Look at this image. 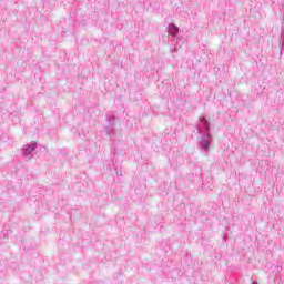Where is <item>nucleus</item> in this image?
<instances>
[{
    "label": "nucleus",
    "instance_id": "nucleus-1",
    "mask_svg": "<svg viewBox=\"0 0 284 284\" xmlns=\"http://www.w3.org/2000/svg\"><path fill=\"white\" fill-rule=\"evenodd\" d=\"M203 123L204 134L199 138V148L202 152L207 153L210 145H212V133H210V122L207 119H200Z\"/></svg>",
    "mask_w": 284,
    "mask_h": 284
},
{
    "label": "nucleus",
    "instance_id": "nucleus-2",
    "mask_svg": "<svg viewBox=\"0 0 284 284\" xmlns=\"http://www.w3.org/2000/svg\"><path fill=\"white\" fill-rule=\"evenodd\" d=\"M37 145L38 143L36 141L24 145V148L22 149V156H30L34 150H37Z\"/></svg>",
    "mask_w": 284,
    "mask_h": 284
},
{
    "label": "nucleus",
    "instance_id": "nucleus-3",
    "mask_svg": "<svg viewBox=\"0 0 284 284\" xmlns=\"http://www.w3.org/2000/svg\"><path fill=\"white\" fill-rule=\"evenodd\" d=\"M168 30H169V34H171V37H176V34H179V27H176V24H174V23H170L168 26Z\"/></svg>",
    "mask_w": 284,
    "mask_h": 284
},
{
    "label": "nucleus",
    "instance_id": "nucleus-4",
    "mask_svg": "<svg viewBox=\"0 0 284 284\" xmlns=\"http://www.w3.org/2000/svg\"><path fill=\"white\" fill-rule=\"evenodd\" d=\"M116 176H123V171H119V169L114 168Z\"/></svg>",
    "mask_w": 284,
    "mask_h": 284
},
{
    "label": "nucleus",
    "instance_id": "nucleus-5",
    "mask_svg": "<svg viewBox=\"0 0 284 284\" xmlns=\"http://www.w3.org/2000/svg\"><path fill=\"white\" fill-rule=\"evenodd\" d=\"M283 48H284V41H283V43H282V45L280 48V54H283Z\"/></svg>",
    "mask_w": 284,
    "mask_h": 284
},
{
    "label": "nucleus",
    "instance_id": "nucleus-6",
    "mask_svg": "<svg viewBox=\"0 0 284 284\" xmlns=\"http://www.w3.org/2000/svg\"><path fill=\"white\" fill-rule=\"evenodd\" d=\"M203 130L200 129V126H197V134H201Z\"/></svg>",
    "mask_w": 284,
    "mask_h": 284
},
{
    "label": "nucleus",
    "instance_id": "nucleus-7",
    "mask_svg": "<svg viewBox=\"0 0 284 284\" xmlns=\"http://www.w3.org/2000/svg\"><path fill=\"white\" fill-rule=\"evenodd\" d=\"M109 125H110V128H112V125H114V123H112V122H109Z\"/></svg>",
    "mask_w": 284,
    "mask_h": 284
},
{
    "label": "nucleus",
    "instance_id": "nucleus-8",
    "mask_svg": "<svg viewBox=\"0 0 284 284\" xmlns=\"http://www.w3.org/2000/svg\"><path fill=\"white\" fill-rule=\"evenodd\" d=\"M251 284H258V283H256V282H252Z\"/></svg>",
    "mask_w": 284,
    "mask_h": 284
},
{
    "label": "nucleus",
    "instance_id": "nucleus-9",
    "mask_svg": "<svg viewBox=\"0 0 284 284\" xmlns=\"http://www.w3.org/2000/svg\"><path fill=\"white\" fill-rule=\"evenodd\" d=\"M112 119H114V115H112Z\"/></svg>",
    "mask_w": 284,
    "mask_h": 284
}]
</instances>
